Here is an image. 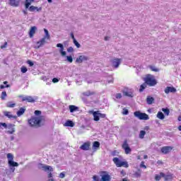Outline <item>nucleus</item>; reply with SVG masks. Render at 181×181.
<instances>
[{"instance_id": "obj_1", "label": "nucleus", "mask_w": 181, "mask_h": 181, "mask_svg": "<svg viewBox=\"0 0 181 181\" xmlns=\"http://www.w3.org/2000/svg\"><path fill=\"white\" fill-rule=\"evenodd\" d=\"M43 121V116L33 117L28 120L30 127H40V122Z\"/></svg>"}, {"instance_id": "obj_2", "label": "nucleus", "mask_w": 181, "mask_h": 181, "mask_svg": "<svg viewBox=\"0 0 181 181\" xmlns=\"http://www.w3.org/2000/svg\"><path fill=\"white\" fill-rule=\"evenodd\" d=\"M144 80L147 86H149L150 87H153L154 86H156L158 83L156 81V79H155V76L151 74L147 75Z\"/></svg>"}, {"instance_id": "obj_3", "label": "nucleus", "mask_w": 181, "mask_h": 181, "mask_svg": "<svg viewBox=\"0 0 181 181\" xmlns=\"http://www.w3.org/2000/svg\"><path fill=\"white\" fill-rule=\"evenodd\" d=\"M134 115L136 117V118L143 121H148V119H149V115H148L146 113H142L140 111L134 112Z\"/></svg>"}, {"instance_id": "obj_4", "label": "nucleus", "mask_w": 181, "mask_h": 181, "mask_svg": "<svg viewBox=\"0 0 181 181\" xmlns=\"http://www.w3.org/2000/svg\"><path fill=\"white\" fill-rule=\"evenodd\" d=\"M113 162L117 168H121L122 166H124V168H128L129 166L127 162L121 161L119 160V158L117 157L113 158Z\"/></svg>"}, {"instance_id": "obj_5", "label": "nucleus", "mask_w": 181, "mask_h": 181, "mask_svg": "<svg viewBox=\"0 0 181 181\" xmlns=\"http://www.w3.org/2000/svg\"><path fill=\"white\" fill-rule=\"evenodd\" d=\"M7 158L9 166H19V163L13 161V155H12V153H8Z\"/></svg>"}, {"instance_id": "obj_6", "label": "nucleus", "mask_w": 181, "mask_h": 181, "mask_svg": "<svg viewBox=\"0 0 181 181\" xmlns=\"http://www.w3.org/2000/svg\"><path fill=\"white\" fill-rule=\"evenodd\" d=\"M122 149H124L126 155H129V153H131L132 149L129 147V145L128 144V141L127 140H124L123 144L122 145Z\"/></svg>"}, {"instance_id": "obj_7", "label": "nucleus", "mask_w": 181, "mask_h": 181, "mask_svg": "<svg viewBox=\"0 0 181 181\" xmlns=\"http://www.w3.org/2000/svg\"><path fill=\"white\" fill-rule=\"evenodd\" d=\"M122 62V59H118V58L113 59L111 61L112 66L115 69H118V68L119 67V64H121Z\"/></svg>"}, {"instance_id": "obj_8", "label": "nucleus", "mask_w": 181, "mask_h": 181, "mask_svg": "<svg viewBox=\"0 0 181 181\" xmlns=\"http://www.w3.org/2000/svg\"><path fill=\"white\" fill-rule=\"evenodd\" d=\"M100 181H111V175H108V173L103 171L101 175Z\"/></svg>"}, {"instance_id": "obj_9", "label": "nucleus", "mask_w": 181, "mask_h": 181, "mask_svg": "<svg viewBox=\"0 0 181 181\" xmlns=\"http://www.w3.org/2000/svg\"><path fill=\"white\" fill-rule=\"evenodd\" d=\"M88 59V57L86 55H81L78 58H76V63L81 64L83 63V62H87Z\"/></svg>"}, {"instance_id": "obj_10", "label": "nucleus", "mask_w": 181, "mask_h": 181, "mask_svg": "<svg viewBox=\"0 0 181 181\" xmlns=\"http://www.w3.org/2000/svg\"><path fill=\"white\" fill-rule=\"evenodd\" d=\"M39 169H43L45 172H47V170H49L50 172H53V168L49 165H45L42 163L38 164Z\"/></svg>"}, {"instance_id": "obj_11", "label": "nucleus", "mask_w": 181, "mask_h": 181, "mask_svg": "<svg viewBox=\"0 0 181 181\" xmlns=\"http://www.w3.org/2000/svg\"><path fill=\"white\" fill-rule=\"evenodd\" d=\"M6 129H8L6 131V133L7 134H10L11 135H12V134H13V132H15V124H8L7 125Z\"/></svg>"}, {"instance_id": "obj_12", "label": "nucleus", "mask_w": 181, "mask_h": 181, "mask_svg": "<svg viewBox=\"0 0 181 181\" xmlns=\"http://www.w3.org/2000/svg\"><path fill=\"white\" fill-rule=\"evenodd\" d=\"M47 38H46L45 37H42L40 41H38L37 42V49H40V47H42V46H44V45H46V43H47Z\"/></svg>"}, {"instance_id": "obj_13", "label": "nucleus", "mask_w": 181, "mask_h": 181, "mask_svg": "<svg viewBox=\"0 0 181 181\" xmlns=\"http://www.w3.org/2000/svg\"><path fill=\"white\" fill-rule=\"evenodd\" d=\"M57 47H59V53L61 54V56H62L63 57H64V56H66V54H67V53L66 52V51H64V47L63 46V44L62 43H58L57 45Z\"/></svg>"}, {"instance_id": "obj_14", "label": "nucleus", "mask_w": 181, "mask_h": 181, "mask_svg": "<svg viewBox=\"0 0 181 181\" xmlns=\"http://www.w3.org/2000/svg\"><path fill=\"white\" fill-rule=\"evenodd\" d=\"M91 143L90 141L85 142L82 146H80V149L82 151H90V146Z\"/></svg>"}, {"instance_id": "obj_15", "label": "nucleus", "mask_w": 181, "mask_h": 181, "mask_svg": "<svg viewBox=\"0 0 181 181\" xmlns=\"http://www.w3.org/2000/svg\"><path fill=\"white\" fill-rule=\"evenodd\" d=\"M89 114H92L93 115L94 121H100L99 111L94 112L93 110H90L89 111Z\"/></svg>"}, {"instance_id": "obj_16", "label": "nucleus", "mask_w": 181, "mask_h": 181, "mask_svg": "<svg viewBox=\"0 0 181 181\" xmlns=\"http://www.w3.org/2000/svg\"><path fill=\"white\" fill-rule=\"evenodd\" d=\"M4 117H6L7 118H9V119H16L18 118L17 116H13V115L11 114V112L4 111L3 112Z\"/></svg>"}, {"instance_id": "obj_17", "label": "nucleus", "mask_w": 181, "mask_h": 181, "mask_svg": "<svg viewBox=\"0 0 181 181\" xmlns=\"http://www.w3.org/2000/svg\"><path fill=\"white\" fill-rule=\"evenodd\" d=\"M164 91L165 94H169V93H176L177 90L175 87L167 86Z\"/></svg>"}, {"instance_id": "obj_18", "label": "nucleus", "mask_w": 181, "mask_h": 181, "mask_svg": "<svg viewBox=\"0 0 181 181\" xmlns=\"http://www.w3.org/2000/svg\"><path fill=\"white\" fill-rule=\"evenodd\" d=\"M36 30H37V28L36 26H33L30 29L29 36L30 37H33L35 33H36Z\"/></svg>"}, {"instance_id": "obj_19", "label": "nucleus", "mask_w": 181, "mask_h": 181, "mask_svg": "<svg viewBox=\"0 0 181 181\" xmlns=\"http://www.w3.org/2000/svg\"><path fill=\"white\" fill-rule=\"evenodd\" d=\"M170 151H172V147L170 146H164L161 148L162 153H165V154L169 153Z\"/></svg>"}, {"instance_id": "obj_20", "label": "nucleus", "mask_w": 181, "mask_h": 181, "mask_svg": "<svg viewBox=\"0 0 181 181\" xmlns=\"http://www.w3.org/2000/svg\"><path fill=\"white\" fill-rule=\"evenodd\" d=\"M22 101H28V103H35V99L32 96H25L22 98Z\"/></svg>"}, {"instance_id": "obj_21", "label": "nucleus", "mask_w": 181, "mask_h": 181, "mask_svg": "<svg viewBox=\"0 0 181 181\" xmlns=\"http://www.w3.org/2000/svg\"><path fill=\"white\" fill-rule=\"evenodd\" d=\"M26 109L25 107H21L19 110L17 112V116L21 117L25 114Z\"/></svg>"}, {"instance_id": "obj_22", "label": "nucleus", "mask_w": 181, "mask_h": 181, "mask_svg": "<svg viewBox=\"0 0 181 181\" xmlns=\"http://www.w3.org/2000/svg\"><path fill=\"white\" fill-rule=\"evenodd\" d=\"M9 5L11 6H19V1L18 0H10Z\"/></svg>"}, {"instance_id": "obj_23", "label": "nucleus", "mask_w": 181, "mask_h": 181, "mask_svg": "<svg viewBox=\"0 0 181 181\" xmlns=\"http://www.w3.org/2000/svg\"><path fill=\"white\" fill-rule=\"evenodd\" d=\"M64 127H71V128H73V127H74V122L71 120H67L64 123Z\"/></svg>"}, {"instance_id": "obj_24", "label": "nucleus", "mask_w": 181, "mask_h": 181, "mask_svg": "<svg viewBox=\"0 0 181 181\" xmlns=\"http://www.w3.org/2000/svg\"><path fill=\"white\" fill-rule=\"evenodd\" d=\"M155 101V99L151 96L147 97L146 98V103L148 104V105H151V104H153V102Z\"/></svg>"}, {"instance_id": "obj_25", "label": "nucleus", "mask_w": 181, "mask_h": 181, "mask_svg": "<svg viewBox=\"0 0 181 181\" xmlns=\"http://www.w3.org/2000/svg\"><path fill=\"white\" fill-rule=\"evenodd\" d=\"M123 95H125L126 97H129L130 98H132L134 97V94L132 92H128V91H123Z\"/></svg>"}, {"instance_id": "obj_26", "label": "nucleus", "mask_w": 181, "mask_h": 181, "mask_svg": "<svg viewBox=\"0 0 181 181\" xmlns=\"http://www.w3.org/2000/svg\"><path fill=\"white\" fill-rule=\"evenodd\" d=\"M82 94L83 95H85L86 97H90V95H94L95 94V93L91 92L90 90H87L86 92H83Z\"/></svg>"}, {"instance_id": "obj_27", "label": "nucleus", "mask_w": 181, "mask_h": 181, "mask_svg": "<svg viewBox=\"0 0 181 181\" xmlns=\"http://www.w3.org/2000/svg\"><path fill=\"white\" fill-rule=\"evenodd\" d=\"M44 32L45 33L44 37H46L47 40H50V34H49V30H47L46 28H44Z\"/></svg>"}, {"instance_id": "obj_28", "label": "nucleus", "mask_w": 181, "mask_h": 181, "mask_svg": "<svg viewBox=\"0 0 181 181\" xmlns=\"http://www.w3.org/2000/svg\"><path fill=\"white\" fill-rule=\"evenodd\" d=\"M145 135H146V132L141 130L140 131L139 138H140V139H144V138H145Z\"/></svg>"}, {"instance_id": "obj_29", "label": "nucleus", "mask_w": 181, "mask_h": 181, "mask_svg": "<svg viewBox=\"0 0 181 181\" xmlns=\"http://www.w3.org/2000/svg\"><path fill=\"white\" fill-rule=\"evenodd\" d=\"M157 118H158V119H165V115H163L162 112H158L157 113Z\"/></svg>"}, {"instance_id": "obj_30", "label": "nucleus", "mask_w": 181, "mask_h": 181, "mask_svg": "<svg viewBox=\"0 0 181 181\" xmlns=\"http://www.w3.org/2000/svg\"><path fill=\"white\" fill-rule=\"evenodd\" d=\"M35 0H25V9L29 8L32 2H34Z\"/></svg>"}, {"instance_id": "obj_31", "label": "nucleus", "mask_w": 181, "mask_h": 181, "mask_svg": "<svg viewBox=\"0 0 181 181\" xmlns=\"http://www.w3.org/2000/svg\"><path fill=\"white\" fill-rule=\"evenodd\" d=\"M16 104V103H12V102H8L6 103V107L8 108H15Z\"/></svg>"}, {"instance_id": "obj_32", "label": "nucleus", "mask_w": 181, "mask_h": 181, "mask_svg": "<svg viewBox=\"0 0 181 181\" xmlns=\"http://www.w3.org/2000/svg\"><path fill=\"white\" fill-rule=\"evenodd\" d=\"M146 85H148L146 82H144L143 84L141 85L139 89L140 93H142V91H144L146 88Z\"/></svg>"}, {"instance_id": "obj_33", "label": "nucleus", "mask_w": 181, "mask_h": 181, "mask_svg": "<svg viewBox=\"0 0 181 181\" xmlns=\"http://www.w3.org/2000/svg\"><path fill=\"white\" fill-rule=\"evenodd\" d=\"M100 148V142L94 141L93 144V149H97Z\"/></svg>"}, {"instance_id": "obj_34", "label": "nucleus", "mask_w": 181, "mask_h": 181, "mask_svg": "<svg viewBox=\"0 0 181 181\" xmlns=\"http://www.w3.org/2000/svg\"><path fill=\"white\" fill-rule=\"evenodd\" d=\"M78 107L75 105H69L70 112H74V111H77Z\"/></svg>"}, {"instance_id": "obj_35", "label": "nucleus", "mask_w": 181, "mask_h": 181, "mask_svg": "<svg viewBox=\"0 0 181 181\" xmlns=\"http://www.w3.org/2000/svg\"><path fill=\"white\" fill-rule=\"evenodd\" d=\"M162 111L164 112V114H165V115H169L170 113V110H169L168 108H162Z\"/></svg>"}, {"instance_id": "obj_36", "label": "nucleus", "mask_w": 181, "mask_h": 181, "mask_svg": "<svg viewBox=\"0 0 181 181\" xmlns=\"http://www.w3.org/2000/svg\"><path fill=\"white\" fill-rule=\"evenodd\" d=\"M150 69L151 71H155L156 73H158V71H159V69L156 68V66H150Z\"/></svg>"}, {"instance_id": "obj_37", "label": "nucleus", "mask_w": 181, "mask_h": 181, "mask_svg": "<svg viewBox=\"0 0 181 181\" xmlns=\"http://www.w3.org/2000/svg\"><path fill=\"white\" fill-rule=\"evenodd\" d=\"M84 129H86V127H81L80 129L78 130V134H84Z\"/></svg>"}, {"instance_id": "obj_38", "label": "nucleus", "mask_w": 181, "mask_h": 181, "mask_svg": "<svg viewBox=\"0 0 181 181\" xmlns=\"http://www.w3.org/2000/svg\"><path fill=\"white\" fill-rule=\"evenodd\" d=\"M36 9H37V7L34 6H30L28 8V11H30V12H35V11H36Z\"/></svg>"}, {"instance_id": "obj_39", "label": "nucleus", "mask_w": 181, "mask_h": 181, "mask_svg": "<svg viewBox=\"0 0 181 181\" xmlns=\"http://www.w3.org/2000/svg\"><path fill=\"white\" fill-rule=\"evenodd\" d=\"M66 61L69 62V63H73V57L71 56H66Z\"/></svg>"}, {"instance_id": "obj_40", "label": "nucleus", "mask_w": 181, "mask_h": 181, "mask_svg": "<svg viewBox=\"0 0 181 181\" xmlns=\"http://www.w3.org/2000/svg\"><path fill=\"white\" fill-rule=\"evenodd\" d=\"M74 44L78 49H80V47H81V45H80V43H78V42H77L76 40H74Z\"/></svg>"}, {"instance_id": "obj_41", "label": "nucleus", "mask_w": 181, "mask_h": 181, "mask_svg": "<svg viewBox=\"0 0 181 181\" xmlns=\"http://www.w3.org/2000/svg\"><path fill=\"white\" fill-rule=\"evenodd\" d=\"M172 179H173L172 175H165V180H172Z\"/></svg>"}, {"instance_id": "obj_42", "label": "nucleus", "mask_w": 181, "mask_h": 181, "mask_svg": "<svg viewBox=\"0 0 181 181\" xmlns=\"http://www.w3.org/2000/svg\"><path fill=\"white\" fill-rule=\"evenodd\" d=\"M6 91H3L1 93V100H5V98L6 97Z\"/></svg>"}, {"instance_id": "obj_43", "label": "nucleus", "mask_w": 181, "mask_h": 181, "mask_svg": "<svg viewBox=\"0 0 181 181\" xmlns=\"http://www.w3.org/2000/svg\"><path fill=\"white\" fill-rule=\"evenodd\" d=\"M122 114H123V115H128V114H129V111L127 109L124 108Z\"/></svg>"}, {"instance_id": "obj_44", "label": "nucleus", "mask_w": 181, "mask_h": 181, "mask_svg": "<svg viewBox=\"0 0 181 181\" xmlns=\"http://www.w3.org/2000/svg\"><path fill=\"white\" fill-rule=\"evenodd\" d=\"M67 52H68V53H73V52H74V49L72 47H70L67 48Z\"/></svg>"}, {"instance_id": "obj_45", "label": "nucleus", "mask_w": 181, "mask_h": 181, "mask_svg": "<svg viewBox=\"0 0 181 181\" xmlns=\"http://www.w3.org/2000/svg\"><path fill=\"white\" fill-rule=\"evenodd\" d=\"M134 176L139 177L141 176V170H138V171L134 173Z\"/></svg>"}, {"instance_id": "obj_46", "label": "nucleus", "mask_w": 181, "mask_h": 181, "mask_svg": "<svg viewBox=\"0 0 181 181\" xmlns=\"http://www.w3.org/2000/svg\"><path fill=\"white\" fill-rule=\"evenodd\" d=\"M0 127H4V128L6 129V128H8V124L6 123L0 122Z\"/></svg>"}, {"instance_id": "obj_47", "label": "nucleus", "mask_w": 181, "mask_h": 181, "mask_svg": "<svg viewBox=\"0 0 181 181\" xmlns=\"http://www.w3.org/2000/svg\"><path fill=\"white\" fill-rule=\"evenodd\" d=\"M27 64H29L30 67L33 66L34 64H35L33 63V62H32V61H30V60H28V61H27Z\"/></svg>"}, {"instance_id": "obj_48", "label": "nucleus", "mask_w": 181, "mask_h": 181, "mask_svg": "<svg viewBox=\"0 0 181 181\" xmlns=\"http://www.w3.org/2000/svg\"><path fill=\"white\" fill-rule=\"evenodd\" d=\"M9 87H11V85H6V86L1 85V86H0V88H1V89L9 88Z\"/></svg>"}, {"instance_id": "obj_49", "label": "nucleus", "mask_w": 181, "mask_h": 181, "mask_svg": "<svg viewBox=\"0 0 181 181\" xmlns=\"http://www.w3.org/2000/svg\"><path fill=\"white\" fill-rule=\"evenodd\" d=\"M26 71H28V68H26L25 66H22L21 67V72L22 73H26Z\"/></svg>"}, {"instance_id": "obj_50", "label": "nucleus", "mask_w": 181, "mask_h": 181, "mask_svg": "<svg viewBox=\"0 0 181 181\" xmlns=\"http://www.w3.org/2000/svg\"><path fill=\"white\" fill-rule=\"evenodd\" d=\"M140 168H144V169H146V165H145L144 161H141V163L140 164Z\"/></svg>"}, {"instance_id": "obj_51", "label": "nucleus", "mask_w": 181, "mask_h": 181, "mask_svg": "<svg viewBox=\"0 0 181 181\" xmlns=\"http://www.w3.org/2000/svg\"><path fill=\"white\" fill-rule=\"evenodd\" d=\"M59 177L60 179H64V177H66V174H64V173H61L59 174Z\"/></svg>"}, {"instance_id": "obj_52", "label": "nucleus", "mask_w": 181, "mask_h": 181, "mask_svg": "<svg viewBox=\"0 0 181 181\" xmlns=\"http://www.w3.org/2000/svg\"><path fill=\"white\" fill-rule=\"evenodd\" d=\"M115 98H117V99L122 98V95L121 93H117L115 95Z\"/></svg>"}, {"instance_id": "obj_53", "label": "nucleus", "mask_w": 181, "mask_h": 181, "mask_svg": "<svg viewBox=\"0 0 181 181\" xmlns=\"http://www.w3.org/2000/svg\"><path fill=\"white\" fill-rule=\"evenodd\" d=\"M35 114L37 116L41 115H42V111H40V110H35Z\"/></svg>"}, {"instance_id": "obj_54", "label": "nucleus", "mask_w": 181, "mask_h": 181, "mask_svg": "<svg viewBox=\"0 0 181 181\" xmlns=\"http://www.w3.org/2000/svg\"><path fill=\"white\" fill-rule=\"evenodd\" d=\"M6 46H8V42H5L4 45H1V49H6Z\"/></svg>"}, {"instance_id": "obj_55", "label": "nucleus", "mask_w": 181, "mask_h": 181, "mask_svg": "<svg viewBox=\"0 0 181 181\" xmlns=\"http://www.w3.org/2000/svg\"><path fill=\"white\" fill-rule=\"evenodd\" d=\"M99 118H105V114H102L99 111Z\"/></svg>"}, {"instance_id": "obj_56", "label": "nucleus", "mask_w": 181, "mask_h": 181, "mask_svg": "<svg viewBox=\"0 0 181 181\" xmlns=\"http://www.w3.org/2000/svg\"><path fill=\"white\" fill-rule=\"evenodd\" d=\"M52 83H59V79H57V78H54L52 79Z\"/></svg>"}, {"instance_id": "obj_57", "label": "nucleus", "mask_w": 181, "mask_h": 181, "mask_svg": "<svg viewBox=\"0 0 181 181\" xmlns=\"http://www.w3.org/2000/svg\"><path fill=\"white\" fill-rule=\"evenodd\" d=\"M160 177H164V179H165L166 177V175H165V173H160Z\"/></svg>"}, {"instance_id": "obj_58", "label": "nucleus", "mask_w": 181, "mask_h": 181, "mask_svg": "<svg viewBox=\"0 0 181 181\" xmlns=\"http://www.w3.org/2000/svg\"><path fill=\"white\" fill-rule=\"evenodd\" d=\"M117 153H118V151H115L112 152V156H116Z\"/></svg>"}, {"instance_id": "obj_59", "label": "nucleus", "mask_w": 181, "mask_h": 181, "mask_svg": "<svg viewBox=\"0 0 181 181\" xmlns=\"http://www.w3.org/2000/svg\"><path fill=\"white\" fill-rule=\"evenodd\" d=\"M10 170L11 172H15V166H10Z\"/></svg>"}, {"instance_id": "obj_60", "label": "nucleus", "mask_w": 181, "mask_h": 181, "mask_svg": "<svg viewBox=\"0 0 181 181\" xmlns=\"http://www.w3.org/2000/svg\"><path fill=\"white\" fill-rule=\"evenodd\" d=\"M35 11L37 12H40L42 11V7H40V8L37 7V8H35Z\"/></svg>"}, {"instance_id": "obj_61", "label": "nucleus", "mask_w": 181, "mask_h": 181, "mask_svg": "<svg viewBox=\"0 0 181 181\" xmlns=\"http://www.w3.org/2000/svg\"><path fill=\"white\" fill-rule=\"evenodd\" d=\"M71 39H73V40H76V38L74 37V34H73V33H71Z\"/></svg>"}, {"instance_id": "obj_62", "label": "nucleus", "mask_w": 181, "mask_h": 181, "mask_svg": "<svg viewBox=\"0 0 181 181\" xmlns=\"http://www.w3.org/2000/svg\"><path fill=\"white\" fill-rule=\"evenodd\" d=\"M156 180H160V175H156Z\"/></svg>"}, {"instance_id": "obj_63", "label": "nucleus", "mask_w": 181, "mask_h": 181, "mask_svg": "<svg viewBox=\"0 0 181 181\" xmlns=\"http://www.w3.org/2000/svg\"><path fill=\"white\" fill-rule=\"evenodd\" d=\"M53 175L52 174V173H49L48 174V177H52Z\"/></svg>"}, {"instance_id": "obj_64", "label": "nucleus", "mask_w": 181, "mask_h": 181, "mask_svg": "<svg viewBox=\"0 0 181 181\" xmlns=\"http://www.w3.org/2000/svg\"><path fill=\"white\" fill-rule=\"evenodd\" d=\"M122 181H129V180H128L127 178H123Z\"/></svg>"}]
</instances>
